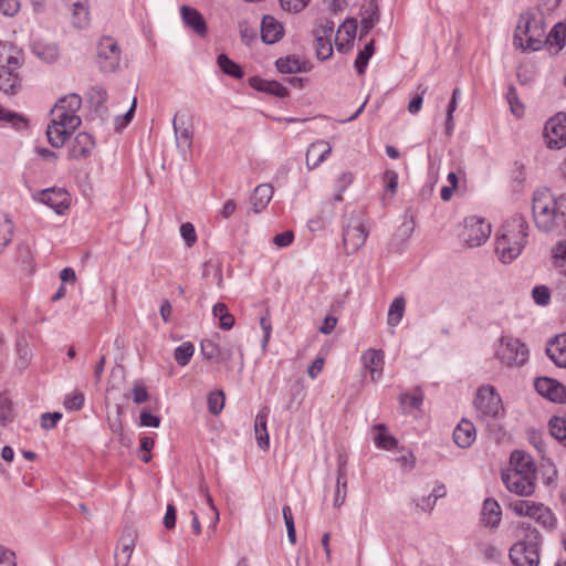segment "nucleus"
Wrapping results in <instances>:
<instances>
[{"label":"nucleus","instance_id":"nucleus-58","mask_svg":"<svg viewBox=\"0 0 566 566\" xmlns=\"http://www.w3.org/2000/svg\"><path fill=\"white\" fill-rule=\"evenodd\" d=\"M310 0H280L281 8L290 13H298L306 8Z\"/></svg>","mask_w":566,"mask_h":566},{"label":"nucleus","instance_id":"nucleus-13","mask_svg":"<svg viewBox=\"0 0 566 566\" xmlns=\"http://www.w3.org/2000/svg\"><path fill=\"white\" fill-rule=\"evenodd\" d=\"M509 557L514 566H537L539 564V548L515 543L510 548Z\"/></svg>","mask_w":566,"mask_h":566},{"label":"nucleus","instance_id":"nucleus-33","mask_svg":"<svg viewBox=\"0 0 566 566\" xmlns=\"http://www.w3.org/2000/svg\"><path fill=\"white\" fill-rule=\"evenodd\" d=\"M20 87V77L18 70L0 69V90L10 95L18 93Z\"/></svg>","mask_w":566,"mask_h":566},{"label":"nucleus","instance_id":"nucleus-63","mask_svg":"<svg viewBox=\"0 0 566 566\" xmlns=\"http://www.w3.org/2000/svg\"><path fill=\"white\" fill-rule=\"evenodd\" d=\"M62 419V413L54 412H44L41 417V427L45 430H50L56 427L57 422Z\"/></svg>","mask_w":566,"mask_h":566},{"label":"nucleus","instance_id":"nucleus-53","mask_svg":"<svg viewBox=\"0 0 566 566\" xmlns=\"http://www.w3.org/2000/svg\"><path fill=\"white\" fill-rule=\"evenodd\" d=\"M224 407V395L221 390H216L208 396V408L212 415H219Z\"/></svg>","mask_w":566,"mask_h":566},{"label":"nucleus","instance_id":"nucleus-25","mask_svg":"<svg viewBox=\"0 0 566 566\" xmlns=\"http://www.w3.org/2000/svg\"><path fill=\"white\" fill-rule=\"evenodd\" d=\"M546 354L556 366L566 368V334L551 340L546 347Z\"/></svg>","mask_w":566,"mask_h":566},{"label":"nucleus","instance_id":"nucleus-14","mask_svg":"<svg viewBox=\"0 0 566 566\" xmlns=\"http://www.w3.org/2000/svg\"><path fill=\"white\" fill-rule=\"evenodd\" d=\"M534 387L541 396L553 402H566V387L555 379L538 377L534 381Z\"/></svg>","mask_w":566,"mask_h":566},{"label":"nucleus","instance_id":"nucleus-11","mask_svg":"<svg viewBox=\"0 0 566 566\" xmlns=\"http://www.w3.org/2000/svg\"><path fill=\"white\" fill-rule=\"evenodd\" d=\"M544 137L552 149L566 146V113H558L546 122Z\"/></svg>","mask_w":566,"mask_h":566},{"label":"nucleus","instance_id":"nucleus-20","mask_svg":"<svg viewBox=\"0 0 566 566\" xmlns=\"http://www.w3.org/2000/svg\"><path fill=\"white\" fill-rule=\"evenodd\" d=\"M184 23L193 30L200 36H205L208 32L207 23L202 14L195 8L182 6L180 9Z\"/></svg>","mask_w":566,"mask_h":566},{"label":"nucleus","instance_id":"nucleus-24","mask_svg":"<svg viewBox=\"0 0 566 566\" xmlns=\"http://www.w3.org/2000/svg\"><path fill=\"white\" fill-rule=\"evenodd\" d=\"M476 439L474 424L462 419L453 430V440L460 448H469Z\"/></svg>","mask_w":566,"mask_h":566},{"label":"nucleus","instance_id":"nucleus-31","mask_svg":"<svg viewBox=\"0 0 566 566\" xmlns=\"http://www.w3.org/2000/svg\"><path fill=\"white\" fill-rule=\"evenodd\" d=\"M279 72L284 74L306 72L310 70L307 62L296 55L280 57L275 62Z\"/></svg>","mask_w":566,"mask_h":566},{"label":"nucleus","instance_id":"nucleus-22","mask_svg":"<svg viewBox=\"0 0 566 566\" xmlns=\"http://www.w3.org/2000/svg\"><path fill=\"white\" fill-rule=\"evenodd\" d=\"M361 359L365 368L370 374L371 380L377 381L384 369V352L370 348L364 353Z\"/></svg>","mask_w":566,"mask_h":566},{"label":"nucleus","instance_id":"nucleus-41","mask_svg":"<svg viewBox=\"0 0 566 566\" xmlns=\"http://www.w3.org/2000/svg\"><path fill=\"white\" fill-rule=\"evenodd\" d=\"M212 314L214 317L219 318L220 327L222 329L229 331L234 325V317L229 313L228 307L224 303H217L212 307Z\"/></svg>","mask_w":566,"mask_h":566},{"label":"nucleus","instance_id":"nucleus-21","mask_svg":"<svg viewBox=\"0 0 566 566\" xmlns=\"http://www.w3.org/2000/svg\"><path fill=\"white\" fill-rule=\"evenodd\" d=\"M135 547V534L132 530H125L119 538L118 548L115 553L116 566H128Z\"/></svg>","mask_w":566,"mask_h":566},{"label":"nucleus","instance_id":"nucleus-30","mask_svg":"<svg viewBox=\"0 0 566 566\" xmlns=\"http://www.w3.org/2000/svg\"><path fill=\"white\" fill-rule=\"evenodd\" d=\"M378 21V6L375 0H370L363 7V14L360 21V36L368 34Z\"/></svg>","mask_w":566,"mask_h":566},{"label":"nucleus","instance_id":"nucleus-42","mask_svg":"<svg viewBox=\"0 0 566 566\" xmlns=\"http://www.w3.org/2000/svg\"><path fill=\"white\" fill-rule=\"evenodd\" d=\"M13 223L7 214L0 213V254L4 248L12 241Z\"/></svg>","mask_w":566,"mask_h":566},{"label":"nucleus","instance_id":"nucleus-27","mask_svg":"<svg viewBox=\"0 0 566 566\" xmlns=\"http://www.w3.org/2000/svg\"><path fill=\"white\" fill-rule=\"evenodd\" d=\"M250 86L256 91L265 92L276 97H286L289 90L277 81L263 80L259 76H253L249 80Z\"/></svg>","mask_w":566,"mask_h":566},{"label":"nucleus","instance_id":"nucleus-8","mask_svg":"<svg viewBox=\"0 0 566 566\" xmlns=\"http://www.w3.org/2000/svg\"><path fill=\"white\" fill-rule=\"evenodd\" d=\"M175 140L178 150L185 156L190 151L193 138L192 119L187 113H177L172 118Z\"/></svg>","mask_w":566,"mask_h":566},{"label":"nucleus","instance_id":"nucleus-23","mask_svg":"<svg viewBox=\"0 0 566 566\" xmlns=\"http://www.w3.org/2000/svg\"><path fill=\"white\" fill-rule=\"evenodd\" d=\"M284 34L283 25L271 15H264L261 22V39L263 42L273 44Z\"/></svg>","mask_w":566,"mask_h":566},{"label":"nucleus","instance_id":"nucleus-39","mask_svg":"<svg viewBox=\"0 0 566 566\" xmlns=\"http://www.w3.org/2000/svg\"><path fill=\"white\" fill-rule=\"evenodd\" d=\"M374 429L376 430L374 441L378 448L390 450L396 447L397 439L394 436L386 433L387 428L384 423L376 424Z\"/></svg>","mask_w":566,"mask_h":566},{"label":"nucleus","instance_id":"nucleus-56","mask_svg":"<svg viewBox=\"0 0 566 566\" xmlns=\"http://www.w3.org/2000/svg\"><path fill=\"white\" fill-rule=\"evenodd\" d=\"M532 297L537 305L546 306L551 301V292L545 285H536L532 290Z\"/></svg>","mask_w":566,"mask_h":566},{"label":"nucleus","instance_id":"nucleus-44","mask_svg":"<svg viewBox=\"0 0 566 566\" xmlns=\"http://www.w3.org/2000/svg\"><path fill=\"white\" fill-rule=\"evenodd\" d=\"M552 258L554 266L566 276V240L559 241L552 249Z\"/></svg>","mask_w":566,"mask_h":566},{"label":"nucleus","instance_id":"nucleus-48","mask_svg":"<svg viewBox=\"0 0 566 566\" xmlns=\"http://www.w3.org/2000/svg\"><path fill=\"white\" fill-rule=\"evenodd\" d=\"M546 41L549 42L551 45H555L558 51L566 46V24H555L546 38Z\"/></svg>","mask_w":566,"mask_h":566},{"label":"nucleus","instance_id":"nucleus-9","mask_svg":"<svg viewBox=\"0 0 566 566\" xmlns=\"http://www.w3.org/2000/svg\"><path fill=\"white\" fill-rule=\"evenodd\" d=\"M367 237L368 231L360 218L352 217L343 230V244L345 252L347 254H354L357 252L365 244Z\"/></svg>","mask_w":566,"mask_h":566},{"label":"nucleus","instance_id":"nucleus-52","mask_svg":"<svg viewBox=\"0 0 566 566\" xmlns=\"http://www.w3.org/2000/svg\"><path fill=\"white\" fill-rule=\"evenodd\" d=\"M0 120L11 124L14 128H18V129L27 126V120L22 115L17 114L11 111H8V109H4L1 106H0Z\"/></svg>","mask_w":566,"mask_h":566},{"label":"nucleus","instance_id":"nucleus-35","mask_svg":"<svg viewBox=\"0 0 566 566\" xmlns=\"http://www.w3.org/2000/svg\"><path fill=\"white\" fill-rule=\"evenodd\" d=\"M72 7V21L78 29H84L90 23L88 9L86 0H75L71 2Z\"/></svg>","mask_w":566,"mask_h":566},{"label":"nucleus","instance_id":"nucleus-28","mask_svg":"<svg viewBox=\"0 0 566 566\" xmlns=\"http://www.w3.org/2000/svg\"><path fill=\"white\" fill-rule=\"evenodd\" d=\"M270 413L268 407H263L255 417L254 432L258 446L266 450L270 446V438L266 429V421Z\"/></svg>","mask_w":566,"mask_h":566},{"label":"nucleus","instance_id":"nucleus-51","mask_svg":"<svg viewBox=\"0 0 566 566\" xmlns=\"http://www.w3.org/2000/svg\"><path fill=\"white\" fill-rule=\"evenodd\" d=\"M316 38V55L317 59L324 61L332 56L333 54V46L331 39H327L326 36H318Z\"/></svg>","mask_w":566,"mask_h":566},{"label":"nucleus","instance_id":"nucleus-3","mask_svg":"<svg viewBox=\"0 0 566 566\" xmlns=\"http://www.w3.org/2000/svg\"><path fill=\"white\" fill-rule=\"evenodd\" d=\"M52 119L46 127L48 140L54 148H61L69 136L80 127L82 119L78 115H69L62 106L54 105L51 111Z\"/></svg>","mask_w":566,"mask_h":566},{"label":"nucleus","instance_id":"nucleus-57","mask_svg":"<svg viewBox=\"0 0 566 566\" xmlns=\"http://www.w3.org/2000/svg\"><path fill=\"white\" fill-rule=\"evenodd\" d=\"M180 235L188 248H191L197 241L195 227L190 222H185L180 226Z\"/></svg>","mask_w":566,"mask_h":566},{"label":"nucleus","instance_id":"nucleus-2","mask_svg":"<svg viewBox=\"0 0 566 566\" xmlns=\"http://www.w3.org/2000/svg\"><path fill=\"white\" fill-rule=\"evenodd\" d=\"M528 223L522 214L506 220L496 233L495 252L504 264L511 263L523 251L528 238Z\"/></svg>","mask_w":566,"mask_h":566},{"label":"nucleus","instance_id":"nucleus-19","mask_svg":"<svg viewBox=\"0 0 566 566\" xmlns=\"http://www.w3.org/2000/svg\"><path fill=\"white\" fill-rule=\"evenodd\" d=\"M332 153V146L325 140H316L310 145L306 151L307 168L315 169L324 163Z\"/></svg>","mask_w":566,"mask_h":566},{"label":"nucleus","instance_id":"nucleus-46","mask_svg":"<svg viewBox=\"0 0 566 566\" xmlns=\"http://www.w3.org/2000/svg\"><path fill=\"white\" fill-rule=\"evenodd\" d=\"M400 405L405 411L418 409L423 401L422 391L417 388L412 394H401L399 397Z\"/></svg>","mask_w":566,"mask_h":566},{"label":"nucleus","instance_id":"nucleus-18","mask_svg":"<svg viewBox=\"0 0 566 566\" xmlns=\"http://www.w3.org/2000/svg\"><path fill=\"white\" fill-rule=\"evenodd\" d=\"M22 62L23 54L18 46L0 41V69L19 70Z\"/></svg>","mask_w":566,"mask_h":566},{"label":"nucleus","instance_id":"nucleus-62","mask_svg":"<svg viewBox=\"0 0 566 566\" xmlns=\"http://www.w3.org/2000/svg\"><path fill=\"white\" fill-rule=\"evenodd\" d=\"M84 403V396L82 392H73L67 395L64 400V407L67 410H80Z\"/></svg>","mask_w":566,"mask_h":566},{"label":"nucleus","instance_id":"nucleus-55","mask_svg":"<svg viewBox=\"0 0 566 566\" xmlns=\"http://www.w3.org/2000/svg\"><path fill=\"white\" fill-rule=\"evenodd\" d=\"M239 33L242 42L247 45H250L256 39V29L248 21L239 23Z\"/></svg>","mask_w":566,"mask_h":566},{"label":"nucleus","instance_id":"nucleus-43","mask_svg":"<svg viewBox=\"0 0 566 566\" xmlns=\"http://www.w3.org/2000/svg\"><path fill=\"white\" fill-rule=\"evenodd\" d=\"M548 426L551 436L566 447V418L553 417Z\"/></svg>","mask_w":566,"mask_h":566},{"label":"nucleus","instance_id":"nucleus-12","mask_svg":"<svg viewBox=\"0 0 566 566\" xmlns=\"http://www.w3.org/2000/svg\"><path fill=\"white\" fill-rule=\"evenodd\" d=\"M35 198L59 214L70 207L71 201L70 193L64 188L55 187L41 190Z\"/></svg>","mask_w":566,"mask_h":566},{"label":"nucleus","instance_id":"nucleus-15","mask_svg":"<svg viewBox=\"0 0 566 566\" xmlns=\"http://www.w3.org/2000/svg\"><path fill=\"white\" fill-rule=\"evenodd\" d=\"M502 481L510 492L520 496H530L535 490L536 480L520 475L518 472H503Z\"/></svg>","mask_w":566,"mask_h":566},{"label":"nucleus","instance_id":"nucleus-61","mask_svg":"<svg viewBox=\"0 0 566 566\" xmlns=\"http://www.w3.org/2000/svg\"><path fill=\"white\" fill-rule=\"evenodd\" d=\"M12 420L11 401L6 397H0V426H6Z\"/></svg>","mask_w":566,"mask_h":566},{"label":"nucleus","instance_id":"nucleus-4","mask_svg":"<svg viewBox=\"0 0 566 566\" xmlns=\"http://www.w3.org/2000/svg\"><path fill=\"white\" fill-rule=\"evenodd\" d=\"M544 38L545 31L542 19L522 15L514 33V44L516 46L537 51L544 44Z\"/></svg>","mask_w":566,"mask_h":566},{"label":"nucleus","instance_id":"nucleus-60","mask_svg":"<svg viewBox=\"0 0 566 566\" xmlns=\"http://www.w3.org/2000/svg\"><path fill=\"white\" fill-rule=\"evenodd\" d=\"M132 399L135 403H143L149 399L147 388L139 381L134 382L132 388Z\"/></svg>","mask_w":566,"mask_h":566},{"label":"nucleus","instance_id":"nucleus-16","mask_svg":"<svg viewBox=\"0 0 566 566\" xmlns=\"http://www.w3.org/2000/svg\"><path fill=\"white\" fill-rule=\"evenodd\" d=\"M95 148V142L91 134L81 132L69 145V158L72 160H84L88 158Z\"/></svg>","mask_w":566,"mask_h":566},{"label":"nucleus","instance_id":"nucleus-32","mask_svg":"<svg viewBox=\"0 0 566 566\" xmlns=\"http://www.w3.org/2000/svg\"><path fill=\"white\" fill-rule=\"evenodd\" d=\"M516 536L518 538L516 543H522L524 546L532 545L538 548L541 546V534L531 523L521 522L517 525Z\"/></svg>","mask_w":566,"mask_h":566},{"label":"nucleus","instance_id":"nucleus-37","mask_svg":"<svg viewBox=\"0 0 566 566\" xmlns=\"http://www.w3.org/2000/svg\"><path fill=\"white\" fill-rule=\"evenodd\" d=\"M357 30V22L355 19H350L344 22V24L338 29L337 34H340L342 31L346 34V43L338 41V35L335 39L336 48L339 52H346L349 49L350 43H353L355 39V33Z\"/></svg>","mask_w":566,"mask_h":566},{"label":"nucleus","instance_id":"nucleus-5","mask_svg":"<svg viewBox=\"0 0 566 566\" xmlns=\"http://www.w3.org/2000/svg\"><path fill=\"white\" fill-rule=\"evenodd\" d=\"M495 355L507 367H521L528 360L530 352L518 338L502 336Z\"/></svg>","mask_w":566,"mask_h":566},{"label":"nucleus","instance_id":"nucleus-54","mask_svg":"<svg viewBox=\"0 0 566 566\" xmlns=\"http://www.w3.org/2000/svg\"><path fill=\"white\" fill-rule=\"evenodd\" d=\"M536 504L537 503H535V502H531V501H526V500H517L515 502H512L510 504V507L515 514H517L520 516L525 515V516L531 517Z\"/></svg>","mask_w":566,"mask_h":566},{"label":"nucleus","instance_id":"nucleus-10","mask_svg":"<svg viewBox=\"0 0 566 566\" xmlns=\"http://www.w3.org/2000/svg\"><path fill=\"white\" fill-rule=\"evenodd\" d=\"M491 234V224L484 219L472 216L465 219L462 232L463 241L471 248L480 247Z\"/></svg>","mask_w":566,"mask_h":566},{"label":"nucleus","instance_id":"nucleus-26","mask_svg":"<svg viewBox=\"0 0 566 566\" xmlns=\"http://www.w3.org/2000/svg\"><path fill=\"white\" fill-rule=\"evenodd\" d=\"M481 521L484 526L495 528L501 523L502 510L496 500L489 497L483 502Z\"/></svg>","mask_w":566,"mask_h":566},{"label":"nucleus","instance_id":"nucleus-49","mask_svg":"<svg viewBox=\"0 0 566 566\" xmlns=\"http://www.w3.org/2000/svg\"><path fill=\"white\" fill-rule=\"evenodd\" d=\"M195 353V346L190 342H184L174 353V358L179 366H186Z\"/></svg>","mask_w":566,"mask_h":566},{"label":"nucleus","instance_id":"nucleus-29","mask_svg":"<svg viewBox=\"0 0 566 566\" xmlns=\"http://www.w3.org/2000/svg\"><path fill=\"white\" fill-rule=\"evenodd\" d=\"M273 197V187L269 184H261L255 187L250 202L253 207L254 212L259 213L263 211Z\"/></svg>","mask_w":566,"mask_h":566},{"label":"nucleus","instance_id":"nucleus-50","mask_svg":"<svg viewBox=\"0 0 566 566\" xmlns=\"http://www.w3.org/2000/svg\"><path fill=\"white\" fill-rule=\"evenodd\" d=\"M375 51L374 41H369L364 50L359 51L355 60V69L359 74H364L368 64L369 59L373 56Z\"/></svg>","mask_w":566,"mask_h":566},{"label":"nucleus","instance_id":"nucleus-40","mask_svg":"<svg viewBox=\"0 0 566 566\" xmlns=\"http://www.w3.org/2000/svg\"><path fill=\"white\" fill-rule=\"evenodd\" d=\"M218 65L221 69L223 73H226L229 76H232L234 78H241L243 77V70L242 67L229 59V56L224 53L219 54L217 59Z\"/></svg>","mask_w":566,"mask_h":566},{"label":"nucleus","instance_id":"nucleus-7","mask_svg":"<svg viewBox=\"0 0 566 566\" xmlns=\"http://www.w3.org/2000/svg\"><path fill=\"white\" fill-rule=\"evenodd\" d=\"M120 48L111 36H104L97 45V63L104 73H112L117 70L120 62Z\"/></svg>","mask_w":566,"mask_h":566},{"label":"nucleus","instance_id":"nucleus-45","mask_svg":"<svg viewBox=\"0 0 566 566\" xmlns=\"http://www.w3.org/2000/svg\"><path fill=\"white\" fill-rule=\"evenodd\" d=\"M33 53L41 60L51 63L59 56V49L55 44L34 43Z\"/></svg>","mask_w":566,"mask_h":566},{"label":"nucleus","instance_id":"nucleus-6","mask_svg":"<svg viewBox=\"0 0 566 566\" xmlns=\"http://www.w3.org/2000/svg\"><path fill=\"white\" fill-rule=\"evenodd\" d=\"M473 403L481 419L495 418L503 409L501 397L491 385L478 389Z\"/></svg>","mask_w":566,"mask_h":566},{"label":"nucleus","instance_id":"nucleus-59","mask_svg":"<svg viewBox=\"0 0 566 566\" xmlns=\"http://www.w3.org/2000/svg\"><path fill=\"white\" fill-rule=\"evenodd\" d=\"M353 182V175L350 172H343L336 180L337 193L335 195V201L343 200V192Z\"/></svg>","mask_w":566,"mask_h":566},{"label":"nucleus","instance_id":"nucleus-47","mask_svg":"<svg viewBox=\"0 0 566 566\" xmlns=\"http://www.w3.org/2000/svg\"><path fill=\"white\" fill-rule=\"evenodd\" d=\"M55 104L62 106V111L66 114L76 115L82 106V98L80 95L73 93L61 97Z\"/></svg>","mask_w":566,"mask_h":566},{"label":"nucleus","instance_id":"nucleus-34","mask_svg":"<svg viewBox=\"0 0 566 566\" xmlns=\"http://www.w3.org/2000/svg\"><path fill=\"white\" fill-rule=\"evenodd\" d=\"M544 528L552 531L556 527L557 520L552 510L542 503H537L531 516Z\"/></svg>","mask_w":566,"mask_h":566},{"label":"nucleus","instance_id":"nucleus-64","mask_svg":"<svg viewBox=\"0 0 566 566\" xmlns=\"http://www.w3.org/2000/svg\"><path fill=\"white\" fill-rule=\"evenodd\" d=\"M506 98H507V102L511 106V111L513 112V114H515L516 116L522 115L523 105L518 102L517 93H516V90L514 86L509 87V91L506 93Z\"/></svg>","mask_w":566,"mask_h":566},{"label":"nucleus","instance_id":"nucleus-36","mask_svg":"<svg viewBox=\"0 0 566 566\" xmlns=\"http://www.w3.org/2000/svg\"><path fill=\"white\" fill-rule=\"evenodd\" d=\"M212 276L218 287L223 285L222 262L219 259H209L202 264V277Z\"/></svg>","mask_w":566,"mask_h":566},{"label":"nucleus","instance_id":"nucleus-38","mask_svg":"<svg viewBox=\"0 0 566 566\" xmlns=\"http://www.w3.org/2000/svg\"><path fill=\"white\" fill-rule=\"evenodd\" d=\"M406 300L402 296H397L389 306L387 323L390 327H396L405 313Z\"/></svg>","mask_w":566,"mask_h":566},{"label":"nucleus","instance_id":"nucleus-17","mask_svg":"<svg viewBox=\"0 0 566 566\" xmlns=\"http://www.w3.org/2000/svg\"><path fill=\"white\" fill-rule=\"evenodd\" d=\"M511 464L513 470L511 472H518L520 475H525L536 480V465L531 454L522 450H515L511 454Z\"/></svg>","mask_w":566,"mask_h":566},{"label":"nucleus","instance_id":"nucleus-1","mask_svg":"<svg viewBox=\"0 0 566 566\" xmlns=\"http://www.w3.org/2000/svg\"><path fill=\"white\" fill-rule=\"evenodd\" d=\"M532 212L538 230L557 235L566 232V193L555 197L547 189L536 190Z\"/></svg>","mask_w":566,"mask_h":566}]
</instances>
